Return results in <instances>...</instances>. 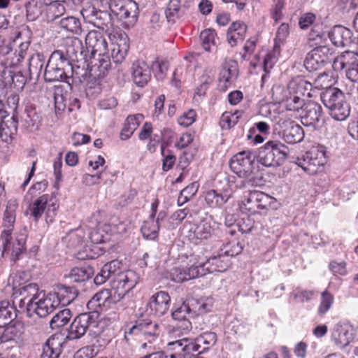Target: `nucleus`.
Here are the masks:
<instances>
[{
  "label": "nucleus",
  "mask_w": 358,
  "mask_h": 358,
  "mask_svg": "<svg viewBox=\"0 0 358 358\" xmlns=\"http://www.w3.org/2000/svg\"><path fill=\"white\" fill-rule=\"evenodd\" d=\"M58 208L59 203L55 193L51 195L45 194L39 196L30 205V215L35 221H38L46 209L45 222L49 224L54 221Z\"/></svg>",
  "instance_id": "7ed1b4c3"
},
{
  "label": "nucleus",
  "mask_w": 358,
  "mask_h": 358,
  "mask_svg": "<svg viewBox=\"0 0 358 358\" xmlns=\"http://www.w3.org/2000/svg\"><path fill=\"white\" fill-rule=\"evenodd\" d=\"M182 15L180 0H170L165 9V16L168 23L174 24Z\"/></svg>",
  "instance_id": "a19ab883"
},
{
  "label": "nucleus",
  "mask_w": 358,
  "mask_h": 358,
  "mask_svg": "<svg viewBox=\"0 0 358 358\" xmlns=\"http://www.w3.org/2000/svg\"><path fill=\"white\" fill-rule=\"evenodd\" d=\"M332 52L327 45H319L309 52L304 60V66L308 71L322 69L331 62Z\"/></svg>",
  "instance_id": "6e6552de"
},
{
  "label": "nucleus",
  "mask_w": 358,
  "mask_h": 358,
  "mask_svg": "<svg viewBox=\"0 0 358 358\" xmlns=\"http://www.w3.org/2000/svg\"><path fill=\"white\" fill-rule=\"evenodd\" d=\"M119 301L113 295V292L110 289H104L97 292L87 303L89 309H94L97 311V308L106 306L110 303H116Z\"/></svg>",
  "instance_id": "393cba45"
},
{
  "label": "nucleus",
  "mask_w": 358,
  "mask_h": 358,
  "mask_svg": "<svg viewBox=\"0 0 358 358\" xmlns=\"http://www.w3.org/2000/svg\"><path fill=\"white\" fill-rule=\"evenodd\" d=\"M303 99L297 95L292 96L286 99L285 107L289 110L297 111L299 109L303 108L306 103H303Z\"/></svg>",
  "instance_id": "e2e57ef3"
},
{
  "label": "nucleus",
  "mask_w": 358,
  "mask_h": 358,
  "mask_svg": "<svg viewBox=\"0 0 358 358\" xmlns=\"http://www.w3.org/2000/svg\"><path fill=\"white\" fill-rule=\"evenodd\" d=\"M85 44L88 50H90L92 57L96 54L98 57L106 55L108 43L102 34L97 31H90L85 37Z\"/></svg>",
  "instance_id": "f3484780"
},
{
  "label": "nucleus",
  "mask_w": 358,
  "mask_h": 358,
  "mask_svg": "<svg viewBox=\"0 0 358 358\" xmlns=\"http://www.w3.org/2000/svg\"><path fill=\"white\" fill-rule=\"evenodd\" d=\"M229 199L227 194H222L217 190L211 189L204 194V200L210 208H218L222 206Z\"/></svg>",
  "instance_id": "4c0bfd02"
},
{
  "label": "nucleus",
  "mask_w": 358,
  "mask_h": 358,
  "mask_svg": "<svg viewBox=\"0 0 358 358\" xmlns=\"http://www.w3.org/2000/svg\"><path fill=\"white\" fill-rule=\"evenodd\" d=\"M277 201L275 198L263 192H250L242 201L241 208L255 214L258 210H268L276 208Z\"/></svg>",
  "instance_id": "423d86ee"
},
{
  "label": "nucleus",
  "mask_w": 358,
  "mask_h": 358,
  "mask_svg": "<svg viewBox=\"0 0 358 358\" xmlns=\"http://www.w3.org/2000/svg\"><path fill=\"white\" fill-rule=\"evenodd\" d=\"M230 259L227 255L224 253V249L221 248L217 253L210 257L207 261L198 265L200 271L204 268V272L208 273L222 272L226 271L230 266Z\"/></svg>",
  "instance_id": "dca6fc26"
},
{
  "label": "nucleus",
  "mask_w": 358,
  "mask_h": 358,
  "mask_svg": "<svg viewBox=\"0 0 358 358\" xmlns=\"http://www.w3.org/2000/svg\"><path fill=\"white\" fill-rule=\"evenodd\" d=\"M131 71L132 80L138 87H143L151 79V69L145 61H135Z\"/></svg>",
  "instance_id": "aec40b11"
},
{
  "label": "nucleus",
  "mask_w": 358,
  "mask_h": 358,
  "mask_svg": "<svg viewBox=\"0 0 358 358\" xmlns=\"http://www.w3.org/2000/svg\"><path fill=\"white\" fill-rule=\"evenodd\" d=\"M93 275V269L90 266L73 268L65 277L75 282H85L89 280Z\"/></svg>",
  "instance_id": "ea45409f"
},
{
  "label": "nucleus",
  "mask_w": 358,
  "mask_h": 358,
  "mask_svg": "<svg viewBox=\"0 0 358 358\" xmlns=\"http://www.w3.org/2000/svg\"><path fill=\"white\" fill-rule=\"evenodd\" d=\"M162 332V326L157 322L150 320H143L129 328L125 331V338L127 340L129 335H139L152 343L159 338Z\"/></svg>",
  "instance_id": "9d476101"
},
{
  "label": "nucleus",
  "mask_w": 358,
  "mask_h": 358,
  "mask_svg": "<svg viewBox=\"0 0 358 358\" xmlns=\"http://www.w3.org/2000/svg\"><path fill=\"white\" fill-rule=\"evenodd\" d=\"M87 236L90 241L94 244L105 243L108 240L107 234H103V230L100 228L91 230Z\"/></svg>",
  "instance_id": "0e129e2a"
},
{
  "label": "nucleus",
  "mask_w": 358,
  "mask_h": 358,
  "mask_svg": "<svg viewBox=\"0 0 358 358\" xmlns=\"http://www.w3.org/2000/svg\"><path fill=\"white\" fill-rule=\"evenodd\" d=\"M13 308L10 306L8 301L0 302V327H3L10 324L16 317L17 313L13 312Z\"/></svg>",
  "instance_id": "a18cd8bd"
},
{
  "label": "nucleus",
  "mask_w": 358,
  "mask_h": 358,
  "mask_svg": "<svg viewBox=\"0 0 358 358\" xmlns=\"http://www.w3.org/2000/svg\"><path fill=\"white\" fill-rule=\"evenodd\" d=\"M91 73L92 79H99L103 78L108 73L110 66V59L106 55L98 57H93V61L91 62Z\"/></svg>",
  "instance_id": "cd10ccee"
},
{
  "label": "nucleus",
  "mask_w": 358,
  "mask_h": 358,
  "mask_svg": "<svg viewBox=\"0 0 358 358\" xmlns=\"http://www.w3.org/2000/svg\"><path fill=\"white\" fill-rule=\"evenodd\" d=\"M48 62L62 69V71L67 73V75L72 74V62L69 60L66 55H64V51L55 50L50 56Z\"/></svg>",
  "instance_id": "7c9ffc66"
},
{
  "label": "nucleus",
  "mask_w": 358,
  "mask_h": 358,
  "mask_svg": "<svg viewBox=\"0 0 358 358\" xmlns=\"http://www.w3.org/2000/svg\"><path fill=\"white\" fill-rule=\"evenodd\" d=\"M301 122L304 126L320 127L324 124L322 106L314 101L306 103L302 110Z\"/></svg>",
  "instance_id": "f8f14e48"
},
{
  "label": "nucleus",
  "mask_w": 358,
  "mask_h": 358,
  "mask_svg": "<svg viewBox=\"0 0 358 358\" xmlns=\"http://www.w3.org/2000/svg\"><path fill=\"white\" fill-rule=\"evenodd\" d=\"M17 303L14 301L13 303ZM34 303L31 301H29L24 297H22L17 301V308L15 306V313L17 312L20 313H25L27 317H31L33 316Z\"/></svg>",
  "instance_id": "6e6d98bb"
},
{
  "label": "nucleus",
  "mask_w": 358,
  "mask_h": 358,
  "mask_svg": "<svg viewBox=\"0 0 358 358\" xmlns=\"http://www.w3.org/2000/svg\"><path fill=\"white\" fill-rule=\"evenodd\" d=\"M178 321L177 324L174 326L173 331L176 334H187L192 329V323L189 318L176 320Z\"/></svg>",
  "instance_id": "69168bd1"
},
{
  "label": "nucleus",
  "mask_w": 358,
  "mask_h": 358,
  "mask_svg": "<svg viewBox=\"0 0 358 358\" xmlns=\"http://www.w3.org/2000/svg\"><path fill=\"white\" fill-rule=\"evenodd\" d=\"M44 79L45 82L48 83L60 81L65 82L71 85L69 76L67 75V73L48 62L44 71Z\"/></svg>",
  "instance_id": "c85d7f7f"
},
{
  "label": "nucleus",
  "mask_w": 358,
  "mask_h": 358,
  "mask_svg": "<svg viewBox=\"0 0 358 358\" xmlns=\"http://www.w3.org/2000/svg\"><path fill=\"white\" fill-rule=\"evenodd\" d=\"M85 232L82 228L71 230L64 238L63 241L67 247L77 248L85 241Z\"/></svg>",
  "instance_id": "58836bf2"
},
{
  "label": "nucleus",
  "mask_w": 358,
  "mask_h": 358,
  "mask_svg": "<svg viewBox=\"0 0 358 358\" xmlns=\"http://www.w3.org/2000/svg\"><path fill=\"white\" fill-rule=\"evenodd\" d=\"M111 57L113 62L116 64H121L127 54L129 50V44L120 40V43L111 44Z\"/></svg>",
  "instance_id": "c03bdc74"
},
{
  "label": "nucleus",
  "mask_w": 358,
  "mask_h": 358,
  "mask_svg": "<svg viewBox=\"0 0 358 358\" xmlns=\"http://www.w3.org/2000/svg\"><path fill=\"white\" fill-rule=\"evenodd\" d=\"M57 292L53 293L57 295L60 304H69L76 299L78 291L73 286H67L63 284H58L56 286Z\"/></svg>",
  "instance_id": "72a5a7b5"
},
{
  "label": "nucleus",
  "mask_w": 358,
  "mask_h": 358,
  "mask_svg": "<svg viewBox=\"0 0 358 358\" xmlns=\"http://www.w3.org/2000/svg\"><path fill=\"white\" fill-rule=\"evenodd\" d=\"M27 13V18L29 21H34L38 17L41 13L40 8L37 5V2L31 0L25 3Z\"/></svg>",
  "instance_id": "052dcab7"
},
{
  "label": "nucleus",
  "mask_w": 358,
  "mask_h": 358,
  "mask_svg": "<svg viewBox=\"0 0 358 358\" xmlns=\"http://www.w3.org/2000/svg\"><path fill=\"white\" fill-rule=\"evenodd\" d=\"M288 150V148L281 142L268 141L258 148L255 153L256 159L265 167L276 168L284 164Z\"/></svg>",
  "instance_id": "f03ea898"
},
{
  "label": "nucleus",
  "mask_w": 358,
  "mask_h": 358,
  "mask_svg": "<svg viewBox=\"0 0 358 358\" xmlns=\"http://www.w3.org/2000/svg\"><path fill=\"white\" fill-rule=\"evenodd\" d=\"M295 163L309 174L316 172V167L320 164L317 159L313 157L312 152H307L301 157H298Z\"/></svg>",
  "instance_id": "f704fd0d"
},
{
  "label": "nucleus",
  "mask_w": 358,
  "mask_h": 358,
  "mask_svg": "<svg viewBox=\"0 0 358 358\" xmlns=\"http://www.w3.org/2000/svg\"><path fill=\"white\" fill-rule=\"evenodd\" d=\"M216 33L215 30L208 29L202 31L200 34V39L202 42V47L206 51H210L211 45L214 44Z\"/></svg>",
  "instance_id": "bf43d9fd"
},
{
  "label": "nucleus",
  "mask_w": 358,
  "mask_h": 358,
  "mask_svg": "<svg viewBox=\"0 0 358 358\" xmlns=\"http://www.w3.org/2000/svg\"><path fill=\"white\" fill-rule=\"evenodd\" d=\"M143 115L137 114L129 115L124 124V127L120 132V138L122 140L129 139L134 132L138 127L141 121L143 120Z\"/></svg>",
  "instance_id": "473e14b6"
},
{
  "label": "nucleus",
  "mask_w": 358,
  "mask_h": 358,
  "mask_svg": "<svg viewBox=\"0 0 358 358\" xmlns=\"http://www.w3.org/2000/svg\"><path fill=\"white\" fill-rule=\"evenodd\" d=\"M282 139L287 143L294 144L301 142L304 138L303 128L294 121L283 123Z\"/></svg>",
  "instance_id": "5701e85b"
},
{
  "label": "nucleus",
  "mask_w": 358,
  "mask_h": 358,
  "mask_svg": "<svg viewBox=\"0 0 358 358\" xmlns=\"http://www.w3.org/2000/svg\"><path fill=\"white\" fill-rule=\"evenodd\" d=\"M334 296L327 290H324L321 294V302L318 308V314H325L331 307L334 303Z\"/></svg>",
  "instance_id": "4d7b16f0"
},
{
  "label": "nucleus",
  "mask_w": 358,
  "mask_h": 358,
  "mask_svg": "<svg viewBox=\"0 0 358 358\" xmlns=\"http://www.w3.org/2000/svg\"><path fill=\"white\" fill-rule=\"evenodd\" d=\"M72 74L69 75L71 85L74 79H78L80 83L87 80H93L91 73V66L87 63L86 59L79 62L72 63Z\"/></svg>",
  "instance_id": "a878e982"
},
{
  "label": "nucleus",
  "mask_w": 358,
  "mask_h": 358,
  "mask_svg": "<svg viewBox=\"0 0 358 358\" xmlns=\"http://www.w3.org/2000/svg\"><path fill=\"white\" fill-rule=\"evenodd\" d=\"M2 82L6 87L21 92L27 82V77L21 71L15 72L10 69H5L2 73Z\"/></svg>",
  "instance_id": "4be33fe9"
},
{
  "label": "nucleus",
  "mask_w": 358,
  "mask_h": 358,
  "mask_svg": "<svg viewBox=\"0 0 358 358\" xmlns=\"http://www.w3.org/2000/svg\"><path fill=\"white\" fill-rule=\"evenodd\" d=\"M71 317V312L69 309L64 308L56 313L50 321V327L52 329H59L65 326Z\"/></svg>",
  "instance_id": "09e8293b"
},
{
  "label": "nucleus",
  "mask_w": 358,
  "mask_h": 358,
  "mask_svg": "<svg viewBox=\"0 0 358 358\" xmlns=\"http://www.w3.org/2000/svg\"><path fill=\"white\" fill-rule=\"evenodd\" d=\"M255 153L250 150H244L234 155L229 162L231 170L240 178L248 179L252 185H255L252 173L255 169Z\"/></svg>",
  "instance_id": "20e7f679"
},
{
  "label": "nucleus",
  "mask_w": 358,
  "mask_h": 358,
  "mask_svg": "<svg viewBox=\"0 0 358 358\" xmlns=\"http://www.w3.org/2000/svg\"><path fill=\"white\" fill-rule=\"evenodd\" d=\"M173 320H181L187 319V315L191 317V313L189 312V308L187 306L185 301L176 308L175 310L171 313Z\"/></svg>",
  "instance_id": "338daca9"
},
{
  "label": "nucleus",
  "mask_w": 358,
  "mask_h": 358,
  "mask_svg": "<svg viewBox=\"0 0 358 358\" xmlns=\"http://www.w3.org/2000/svg\"><path fill=\"white\" fill-rule=\"evenodd\" d=\"M239 117L238 111L234 113L226 112L221 116L220 124L222 129H230L236 124Z\"/></svg>",
  "instance_id": "13d9d810"
},
{
  "label": "nucleus",
  "mask_w": 358,
  "mask_h": 358,
  "mask_svg": "<svg viewBox=\"0 0 358 358\" xmlns=\"http://www.w3.org/2000/svg\"><path fill=\"white\" fill-rule=\"evenodd\" d=\"M63 344L59 337L51 336L43 345L41 358H59L62 352Z\"/></svg>",
  "instance_id": "bb28decb"
},
{
  "label": "nucleus",
  "mask_w": 358,
  "mask_h": 358,
  "mask_svg": "<svg viewBox=\"0 0 358 358\" xmlns=\"http://www.w3.org/2000/svg\"><path fill=\"white\" fill-rule=\"evenodd\" d=\"M187 306L189 308L191 317L202 315L210 311V306L203 300H199L194 298L185 301Z\"/></svg>",
  "instance_id": "de8ad7c7"
},
{
  "label": "nucleus",
  "mask_w": 358,
  "mask_h": 358,
  "mask_svg": "<svg viewBox=\"0 0 358 358\" xmlns=\"http://www.w3.org/2000/svg\"><path fill=\"white\" fill-rule=\"evenodd\" d=\"M44 64L45 58L43 55L36 53L30 57L28 65L30 79H32L33 77L37 79L40 76Z\"/></svg>",
  "instance_id": "79ce46f5"
},
{
  "label": "nucleus",
  "mask_w": 358,
  "mask_h": 358,
  "mask_svg": "<svg viewBox=\"0 0 358 358\" xmlns=\"http://www.w3.org/2000/svg\"><path fill=\"white\" fill-rule=\"evenodd\" d=\"M213 229L207 218H201L199 223H194L189 229V239L195 244L211 237Z\"/></svg>",
  "instance_id": "a211bd4d"
},
{
  "label": "nucleus",
  "mask_w": 358,
  "mask_h": 358,
  "mask_svg": "<svg viewBox=\"0 0 358 358\" xmlns=\"http://www.w3.org/2000/svg\"><path fill=\"white\" fill-rule=\"evenodd\" d=\"M14 38L15 43H27L30 45L31 38V31L27 27H22L19 31L15 32Z\"/></svg>",
  "instance_id": "680f3d73"
},
{
  "label": "nucleus",
  "mask_w": 358,
  "mask_h": 358,
  "mask_svg": "<svg viewBox=\"0 0 358 358\" xmlns=\"http://www.w3.org/2000/svg\"><path fill=\"white\" fill-rule=\"evenodd\" d=\"M183 354L182 358H196L203 351L200 350L199 344L195 340L185 338Z\"/></svg>",
  "instance_id": "603ef678"
},
{
  "label": "nucleus",
  "mask_w": 358,
  "mask_h": 358,
  "mask_svg": "<svg viewBox=\"0 0 358 358\" xmlns=\"http://www.w3.org/2000/svg\"><path fill=\"white\" fill-rule=\"evenodd\" d=\"M197 344H199V348H201V345H203L202 351L209 349L213 346L217 341L216 334L211 331L204 332L197 336L195 339Z\"/></svg>",
  "instance_id": "864d4df0"
},
{
  "label": "nucleus",
  "mask_w": 358,
  "mask_h": 358,
  "mask_svg": "<svg viewBox=\"0 0 358 358\" xmlns=\"http://www.w3.org/2000/svg\"><path fill=\"white\" fill-rule=\"evenodd\" d=\"M328 36L337 47L350 46L355 39L352 31L341 25L335 26L328 34Z\"/></svg>",
  "instance_id": "412c9836"
},
{
  "label": "nucleus",
  "mask_w": 358,
  "mask_h": 358,
  "mask_svg": "<svg viewBox=\"0 0 358 358\" xmlns=\"http://www.w3.org/2000/svg\"><path fill=\"white\" fill-rule=\"evenodd\" d=\"M94 27L104 30L112 26L113 21L110 14L108 11L99 10L96 13L95 18L92 22Z\"/></svg>",
  "instance_id": "3c124183"
},
{
  "label": "nucleus",
  "mask_w": 358,
  "mask_h": 358,
  "mask_svg": "<svg viewBox=\"0 0 358 358\" xmlns=\"http://www.w3.org/2000/svg\"><path fill=\"white\" fill-rule=\"evenodd\" d=\"M33 315L36 314L40 317H45L60 305L57 295L50 292L48 294L43 293L34 303Z\"/></svg>",
  "instance_id": "ddd939ff"
},
{
  "label": "nucleus",
  "mask_w": 358,
  "mask_h": 358,
  "mask_svg": "<svg viewBox=\"0 0 358 358\" xmlns=\"http://www.w3.org/2000/svg\"><path fill=\"white\" fill-rule=\"evenodd\" d=\"M60 28L75 34L82 32L81 23L78 18L73 16H67L56 22Z\"/></svg>",
  "instance_id": "37998d69"
},
{
  "label": "nucleus",
  "mask_w": 358,
  "mask_h": 358,
  "mask_svg": "<svg viewBox=\"0 0 358 358\" xmlns=\"http://www.w3.org/2000/svg\"><path fill=\"white\" fill-rule=\"evenodd\" d=\"M185 338L169 342L166 345V351L157 352L161 358H182Z\"/></svg>",
  "instance_id": "2f4dec72"
},
{
  "label": "nucleus",
  "mask_w": 358,
  "mask_h": 358,
  "mask_svg": "<svg viewBox=\"0 0 358 358\" xmlns=\"http://www.w3.org/2000/svg\"><path fill=\"white\" fill-rule=\"evenodd\" d=\"M196 116L194 110L190 109L178 118V122L180 125L187 127L195 122Z\"/></svg>",
  "instance_id": "774afa93"
},
{
  "label": "nucleus",
  "mask_w": 358,
  "mask_h": 358,
  "mask_svg": "<svg viewBox=\"0 0 358 358\" xmlns=\"http://www.w3.org/2000/svg\"><path fill=\"white\" fill-rule=\"evenodd\" d=\"M17 203L15 201H10L4 213L3 227L8 229H13L15 221V209Z\"/></svg>",
  "instance_id": "8fccbe9b"
},
{
  "label": "nucleus",
  "mask_w": 358,
  "mask_h": 358,
  "mask_svg": "<svg viewBox=\"0 0 358 358\" xmlns=\"http://www.w3.org/2000/svg\"><path fill=\"white\" fill-rule=\"evenodd\" d=\"M64 53L72 63L79 62L86 59L83 42L78 38H73L67 41L66 51Z\"/></svg>",
  "instance_id": "b1692460"
},
{
  "label": "nucleus",
  "mask_w": 358,
  "mask_h": 358,
  "mask_svg": "<svg viewBox=\"0 0 358 358\" xmlns=\"http://www.w3.org/2000/svg\"><path fill=\"white\" fill-rule=\"evenodd\" d=\"M97 311L84 313L76 316L71 322L66 338L77 340L82 338L91 327L98 324Z\"/></svg>",
  "instance_id": "0eeeda50"
},
{
  "label": "nucleus",
  "mask_w": 358,
  "mask_h": 358,
  "mask_svg": "<svg viewBox=\"0 0 358 358\" xmlns=\"http://www.w3.org/2000/svg\"><path fill=\"white\" fill-rule=\"evenodd\" d=\"M206 275L204 268L200 271L198 265H192L190 267H175L170 272V277L173 282L180 283L184 281L203 276Z\"/></svg>",
  "instance_id": "6ab92c4d"
},
{
  "label": "nucleus",
  "mask_w": 358,
  "mask_h": 358,
  "mask_svg": "<svg viewBox=\"0 0 358 358\" xmlns=\"http://www.w3.org/2000/svg\"><path fill=\"white\" fill-rule=\"evenodd\" d=\"M46 5V20L48 22L57 21L66 12L64 3L60 0L48 1Z\"/></svg>",
  "instance_id": "c9c22d12"
},
{
  "label": "nucleus",
  "mask_w": 358,
  "mask_h": 358,
  "mask_svg": "<svg viewBox=\"0 0 358 358\" xmlns=\"http://www.w3.org/2000/svg\"><path fill=\"white\" fill-rule=\"evenodd\" d=\"M13 229H4L1 234V246L0 248L1 257L10 252V259L13 262L18 260L25 252L24 240L17 239L12 243V231Z\"/></svg>",
  "instance_id": "1a4fd4ad"
},
{
  "label": "nucleus",
  "mask_w": 358,
  "mask_h": 358,
  "mask_svg": "<svg viewBox=\"0 0 358 358\" xmlns=\"http://www.w3.org/2000/svg\"><path fill=\"white\" fill-rule=\"evenodd\" d=\"M320 98L334 120L343 121L350 115V105L345 100L344 93L338 88L327 87L321 93Z\"/></svg>",
  "instance_id": "f257e3e1"
},
{
  "label": "nucleus",
  "mask_w": 358,
  "mask_h": 358,
  "mask_svg": "<svg viewBox=\"0 0 358 358\" xmlns=\"http://www.w3.org/2000/svg\"><path fill=\"white\" fill-rule=\"evenodd\" d=\"M139 276L132 270L115 272L113 279L110 281V289L113 292V295L120 301L131 289H132L138 283Z\"/></svg>",
  "instance_id": "39448f33"
},
{
  "label": "nucleus",
  "mask_w": 358,
  "mask_h": 358,
  "mask_svg": "<svg viewBox=\"0 0 358 358\" xmlns=\"http://www.w3.org/2000/svg\"><path fill=\"white\" fill-rule=\"evenodd\" d=\"M159 229V224H158V221L150 217L143 222L141 228L143 237L150 240H154L157 237Z\"/></svg>",
  "instance_id": "49530a36"
},
{
  "label": "nucleus",
  "mask_w": 358,
  "mask_h": 358,
  "mask_svg": "<svg viewBox=\"0 0 358 358\" xmlns=\"http://www.w3.org/2000/svg\"><path fill=\"white\" fill-rule=\"evenodd\" d=\"M19 118L20 126L25 131H36L41 124L42 116L32 104L25 106L24 113Z\"/></svg>",
  "instance_id": "2eb2a0df"
},
{
  "label": "nucleus",
  "mask_w": 358,
  "mask_h": 358,
  "mask_svg": "<svg viewBox=\"0 0 358 358\" xmlns=\"http://www.w3.org/2000/svg\"><path fill=\"white\" fill-rule=\"evenodd\" d=\"M136 4H129V6H121L118 11L112 10V11L121 20H125L128 26H133L137 21V15Z\"/></svg>",
  "instance_id": "e433bc0d"
},
{
  "label": "nucleus",
  "mask_w": 358,
  "mask_h": 358,
  "mask_svg": "<svg viewBox=\"0 0 358 358\" xmlns=\"http://www.w3.org/2000/svg\"><path fill=\"white\" fill-rule=\"evenodd\" d=\"M171 297L164 291H159L153 294L147 303L146 311L150 315L161 317L166 314L170 307Z\"/></svg>",
  "instance_id": "4468645a"
},
{
  "label": "nucleus",
  "mask_w": 358,
  "mask_h": 358,
  "mask_svg": "<svg viewBox=\"0 0 358 358\" xmlns=\"http://www.w3.org/2000/svg\"><path fill=\"white\" fill-rule=\"evenodd\" d=\"M19 285L18 288L16 287H13V294H19L20 296L29 299V301H31L33 303L43 294L42 292H39V287L36 283L30 282L22 285L20 284Z\"/></svg>",
  "instance_id": "c756f323"
},
{
  "label": "nucleus",
  "mask_w": 358,
  "mask_h": 358,
  "mask_svg": "<svg viewBox=\"0 0 358 358\" xmlns=\"http://www.w3.org/2000/svg\"><path fill=\"white\" fill-rule=\"evenodd\" d=\"M120 262L113 260L104 264L98 274L107 280H112L115 272L118 271V268H120Z\"/></svg>",
  "instance_id": "5fc2aeb1"
},
{
  "label": "nucleus",
  "mask_w": 358,
  "mask_h": 358,
  "mask_svg": "<svg viewBox=\"0 0 358 358\" xmlns=\"http://www.w3.org/2000/svg\"><path fill=\"white\" fill-rule=\"evenodd\" d=\"M356 331L348 322H339L331 329V338L334 344L340 349L348 346L355 338Z\"/></svg>",
  "instance_id": "9b49d317"
}]
</instances>
